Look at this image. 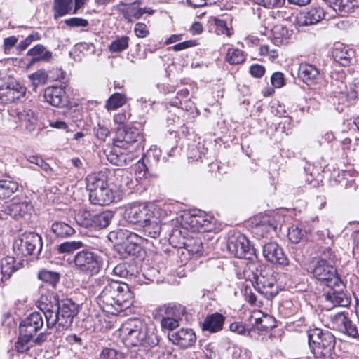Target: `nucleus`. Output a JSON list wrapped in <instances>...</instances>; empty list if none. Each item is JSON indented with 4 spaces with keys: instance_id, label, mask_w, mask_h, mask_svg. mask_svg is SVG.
Wrapping results in <instances>:
<instances>
[{
    "instance_id": "obj_62",
    "label": "nucleus",
    "mask_w": 359,
    "mask_h": 359,
    "mask_svg": "<svg viewBox=\"0 0 359 359\" xmlns=\"http://www.w3.org/2000/svg\"><path fill=\"white\" fill-rule=\"evenodd\" d=\"M113 272L115 275L120 277H126L128 273L124 264H118L115 266L113 269Z\"/></svg>"
},
{
    "instance_id": "obj_21",
    "label": "nucleus",
    "mask_w": 359,
    "mask_h": 359,
    "mask_svg": "<svg viewBox=\"0 0 359 359\" xmlns=\"http://www.w3.org/2000/svg\"><path fill=\"white\" fill-rule=\"evenodd\" d=\"M185 219L192 231H209L212 229L210 219L203 213L188 215Z\"/></svg>"
},
{
    "instance_id": "obj_8",
    "label": "nucleus",
    "mask_w": 359,
    "mask_h": 359,
    "mask_svg": "<svg viewBox=\"0 0 359 359\" xmlns=\"http://www.w3.org/2000/svg\"><path fill=\"white\" fill-rule=\"evenodd\" d=\"M254 278L255 280L252 283L254 287L266 299H272L278 294L276 278L271 270L262 271Z\"/></svg>"
},
{
    "instance_id": "obj_44",
    "label": "nucleus",
    "mask_w": 359,
    "mask_h": 359,
    "mask_svg": "<svg viewBox=\"0 0 359 359\" xmlns=\"http://www.w3.org/2000/svg\"><path fill=\"white\" fill-rule=\"evenodd\" d=\"M129 37L123 36L114 40L109 46V49L112 53L122 52L128 47Z\"/></svg>"
},
{
    "instance_id": "obj_64",
    "label": "nucleus",
    "mask_w": 359,
    "mask_h": 359,
    "mask_svg": "<svg viewBox=\"0 0 359 359\" xmlns=\"http://www.w3.org/2000/svg\"><path fill=\"white\" fill-rule=\"evenodd\" d=\"M18 42V39L15 36H10L6 38L4 41L5 50H9L13 48Z\"/></svg>"
},
{
    "instance_id": "obj_42",
    "label": "nucleus",
    "mask_w": 359,
    "mask_h": 359,
    "mask_svg": "<svg viewBox=\"0 0 359 359\" xmlns=\"http://www.w3.org/2000/svg\"><path fill=\"white\" fill-rule=\"evenodd\" d=\"M83 247V242L80 241H67L61 243L57 250L60 253L70 254Z\"/></svg>"
},
{
    "instance_id": "obj_19",
    "label": "nucleus",
    "mask_w": 359,
    "mask_h": 359,
    "mask_svg": "<svg viewBox=\"0 0 359 359\" xmlns=\"http://www.w3.org/2000/svg\"><path fill=\"white\" fill-rule=\"evenodd\" d=\"M169 339L183 348L193 346L196 341V336L191 329L182 328L177 332L170 333Z\"/></svg>"
},
{
    "instance_id": "obj_5",
    "label": "nucleus",
    "mask_w": 359,
    "mask_h": 359,
    "mask_svg": "<svg viewBox=\"0 0 359 359\" xmlns=\"http://www.w3.org/2000/svg\"><path fill=\"white\" fill-rule=\"evenodd\" d=\"M309 344L314 353L330 357L335 346V337L328 330L315 327L307 331Z\"/></svg>"
},
{
    "instance_id": "obj_40",
    "label": "nucleus",
    "mask_w": 359,
    "mask_h": 359,
    "mask_svg": "<svg viewBox=\"0 0 359 359\" xmlns=\"http://www.w3.org/2000/svg\"><path fill=\"white\" fill-rule=\"evenodd\" d=\"M93 215H92L89 211L86 210H82L75 215V220L79 226L91 229L93 224Z\"/></svg>"
},
{
    "instance_id": "obj_29",
    "label": "nucleus",
    "mask_w": 359,
    "mask_h": 359,
    "mask_svg": "<svg viewBox=\"0 0 359 359\" xmlns=\"http://www.w3.org/2000/svg\"><path fill=\"white\" fill-rule=\"evenodd\" d=\"M114 217V213L111 211H105L97 214H94L93 216V224L91 229H103L109 226L111 219Z\"/></svg>"
},
{
    "instance_id": "obj_50",
    "label": "nucleus",
    "mask_w": 359,
    "mask_h": 359,
    "mask_svg": "<svg viewBox=\"0 0 359 359\" xmlns=\"http://www.w3.org/2000/svg\"><path fill=\"white\" fill-rule=\"evenodd\" d=\"M254 1L266 8H273L282 6L285 0H254Z\"/></svg>"
},
{
    "instance_id": "obj_60",
    "label": "nucleus",
    "mask_w": 359,
    "mask_h": 359,
    "mask_svg": "<svg viewBox=\"0 0 359 359\" xmlns=\"http://www.w3.org/2000/svg\"><path fill=\"white\" fill-rule=\"evenodd\" d=\"M50 126L57 129L67 130V124L61 120H50L49 121Z\"/></svg>"
},
{
    "instance_id": "obj_63",
    "label": "nucleus",
    "mask_w": 359,
    "mask_h": 359,
    "mask_svg": "<svg viewBox=\"0 0 359 359\" xmlns=\"http://www.w3.org/2000/svg\"><path fill=\"white\" fill-rule=\"evenodd\" d=\"M359 7V0H348L347 3H345L343 8V11L345 12H351L355 8Z\"/></svg>"
},
{
    "instance_id": "obj_7",
    "label": "nucleus",
    "mask_w": 359,
    "mask_h": 359,
    "mask_svg": "<svg viewBox=\"0 0 359 359\" xmlns=\"http://www.w3.org/2000/svg\"><path fill=\"white\" fill-rule=\"evenodd\" d=\"M74 263L79 271L90 276L97 274L102 266L100 257L88 250L77 252L74 257Z\"/></svg>"
},
{
    "instance_id": "obj_51",
    "label": "nucleus",
    "mask_w": 359,
    "mask_h": 359,
    "mask_svg": "<svg viewBox=\"0 0 359 359\" xmlns=\"http://www.w3.org/2000/svg\"><path fill=\"white\" fill-rule=\"evenodd\" d=\"M215 25L216 26V32L217 34H226L228 36H231L232 35V32L227 27L226 23L225 21L219 19H215Z\"/></svg>"
},
{
    "instance_id": "obj_9",
    "label": "nucleus",
    "mask_w": 359,
    "mask_h": 359,
    "mask_svg": "<svg viewBox=\"0 0 359 359\" xmlns=\"http://www.w3.org/2000/svg\"><path fill=\"white\" fill-rule=\"evenodd\" d=\"M310 272L315 278L325 286L333 282L337 283L340 278L334 266L324 258H320L314 262Z\"/></svg>"
},
{
    "instance_id": "obj_31",
    "label": "nucleus",
    "mask_w": 359,
    "mask_h": 359,
    "mask_svg": "<svg viewBox=\"0 0 359 359\" xmlns=\"http://www.w3.org/2000/svg\"><path fill=\"white\" fill-rule=\"evenodd\" d=\"M73 6L72 0H54L53 1V11L54 18L64 16L70 13Z\"/></svg>"
},
{
    "instance_id": "obj_33",
    "label": "nucleus",
    "mask_w": 359,
    "mask_h": 359,
    "mask_svg": "<svg viewBox=\"0 0 359 359\" xmlns=\"http://www.w3.org/2000/svg\"><path fill=\"white\" fill-rule=\"evenodd\" d=\"M51 230L57 237L66 238L72 236L75 231L68 224L63 222H55L52 224Z\"/></svg>"
},
{
    "instance_id": "obj_55",
    "label": "nucleus",
    "mask_w": 359,
    "mask_h": 359,
    "mask_svg": "<svg viewBox=\"0 0 359 359\" xmlns=\"http://www.w3.org/2000/svg\"><path fill=\"white\" fill-rule=\"evenodd\" d=\"M271 83L275 88H280L284 84V76L281 72H275L271 78Z\"/></svg>"
},
{
    "instance_id": "obj_14",
    "label": "nucleus",
    "mask_w": 359,
    "mask_h": 359,
    "mask_svg": "<svg viewBox=\"0 0 359 359\" xmlns=\"http://www.w3.org/2000/svg\"><path fill=\"white\" fill-rule=\"evenodd\" d=\"M330 325L337 330L351 337H358V331L355 325L353 324L345 312L340 311L330 316Z\"/></svg>"
},
{
    "instance_id": "obj_20",
    "label": "nucleus",
    "mask_w": 359,
    "mask_h": 359,
    "mask_svg": "<svg viewBox=\"0 0 359 359\" xmlns=\"http://www.w3.org/2000/svg\"><path fill=\"white\" fill-rule=\"evenodd\" d=\"M298 76L307 85L316 84L320 78L318 69L311 64L302 62L299 66Z\"/></svg>"
},
{
    "instance_id": "obj_61",
    "label": "nucleus",
    "mask_w": 359,
    "mask_h": 359,
    "mask_svg": "<svg viewBox=\"0 0 359 359\" xmlns=\"http://www.w3.org/2000/svg\"><path fill=\"white\" fill-rule=\"evenodd\" d=\"M109 133L110 131L107 127L98 125L97 136L99 139L104 140L109 136Z\"/></svg>"
},
{
    "instance_id": "obj_25",
    "label": "nucleus",
    "mask_w": 359,
    "mask_h": 359,
    "mask_svg": "<svg viewBox=\"0 0 359 359\" xmlns=\"http://www.w3.org/2000/svg\"><path fill=\"white\" fill-rule=\"evenodd\" d=\"M16 116L21 125L23 126L26 130L29 132L34 130L38 118L35 112L32 109H19Z\"/></svg>"
},
{
    "instance_id": "obj_49",
    "label": "nucleus",
    "mask_w": 359,
    "mask_h": 359,
    "mask_svg": "<svg viewBox=\"0 0 359 359\" xmlns=\"http://www.w3.org/2000/svg\"><path fill=\"white\" fill-rule=\"evenodd\" d=\"M64 23L69 28L86 27L89 25L86 19L76 17L65 20Z\"/></svg>"
},
{
    "instance_id": "obj_3",
    "label": "nucleus",
    "mask_w": 359,
    "mask_h": 359,
    "mask_svg": "<svg viewBox=\"0 0 359 359\" xmlns=\"http://www.w3.org/2000/svg\"><path fill=\"white\" fill-rule=\"evenodd\" d=\"M156 328L153 323L147 324L137 319H129L125 322L121 329L123 341L127 346L153 347L159 340Z\"/></svg>"
},
{
    "instance_id": "obj_2",
    "label": "nucleus",
    "mask_w": 359,
    "mask_h": 359,
    "mask_svg": "<svg viewBox=\"0 0 359 359\" xmlns=\"http://www.w3.org/2000/svg\"><path fill=\"white\" fill-rule=\"evenodd\" d=\"M133 294L128 284L117 281L108 280L97 302L103 311L116 315L128 308L133 303Z\"/></svg>"
},
{
    "instance_id": "obj_12",
    "label": "nucleus",
    "mask_w": 359,
    "mask_h": 359,
    "mask_svg": "<svg viewBox=\"0 0 359 359\" xmlns=\"http://www.w3.org/2000/svg\"><path fill=\"white\" fill-rule=\"evenodd\" d=\"M153 211L144 203H134L128 206L124 212V218L129 223L140 224L148 222L152 217Z\"/></svg>"
},
{
    "instance_id": "obj_57",
    "label": "nucleus",
    "mask_w": 359,
    "mask_h": 359,
    "mask_svg": "<svg viewBox=\"0 0 359 359\" xmlns=\"http://www.w3.org/2000/svg\"><path fill=\"white\" fill-rule=\"evenodd\" d=\"M250 74L255 78L262 77L265 73V68L262 65H252L250 68Z\"/></svg>"
},
{
    "instance_id": "obj_41",
    "label": "nucleus",
    "mask_w": 359,
    "mask_h": 359,
    "mask_svg": "<svg viewBox=\"0 0 359 359\" xmlns=\"http://www.w3.org/2000/svg\"><path fill=\"white\" fill-rule=\"evenodd\" d=\"M140 246L130 241L123 243L118 246L119 253L124 257L130 255H135L140 251Z\"/></svg>"
},
{
    "instance_id": "obj_58",
    "label": "nucleus",
    "mask_w": 359,
    "mask_h": 359,
    "mask_svg": "<svg viewBox=\"0 0 359 359\" xmlns=\"http://www.w3.org/2000/svg\"><path fill=\"white\" fill-rule=\"evenodd\" d=\"M130 114L126 112L118 113L114 116V121L118 125H123L129 118Z\"/></svg>"
},
{
    "instance_id": "obj_26",
    "label": "nucleus",
    "mask_w": 359,
    "mask_h": 359,
    "mask_svg": "<svg viewBox=\"0 0 359 359\" xmlns=\"http://www.w3.org/2000/svg\"><path fill=\"white\" fill-rule=\"evenodd\" d=\"M116 11L129 22L134 19H139L142 16V11L133 4L120 3L116 6Z\"/></svg>"
},
{
    "instance_id": "obj_6",
    "label": "nucleus",
    "mask_w": 359,
    "mask_h": 359,
    "mask_svg": "<svg viewBox=\"0 0 359 359\" xmlns=\"http://www.w3.org/2000/svg\"><path fill=\"white\" fill-rule=\"evenodd\" d=\"M43 247L41 237L34 232H25L16 238L13 243L14 251L22 256L38 257Z\"/></svg>"
},
{
    "instance_id": "obj_16",
    "label": "nucleus",
    "mask_w": 359,
    "mask_h": 359,
    "mask_svg": "<svg viewBox=\"0 0 359 359\" xmlns=\"http://www.w3.org/2000/svg\"><path fill=\"white\" fill-rule=\"evenodd\" d=\"M264 257L272 264L280 266L289 264L288 258L285 255L282 248L276 242L266 243L262 248Z\"/></svg>"
},
{
    "instance_id": "obj_34",
    "label": "nucleus",
    "mask_w": 359,
    "mask_h": 359,
    "mask_svg": "<svg viewBox=\"0 0 359 359\" xmlns=\"http://www.w3.org/2000/svg\"><path fill=\"white\" fill-rule=\"evenodd\" d=\"M18 267L15 264V261L12 257H6L1 259V270L2 279L8 280L12 273L18 270Z\"/></svg>"
},
{
    "instance_id": "obj_30",
    "label": "nucleus",
    "mask_w": 359,
    "mask_h": 359,
    "mask_svg": "<svg viewBox=\"0 0 359 359\" xmlns=\"http://www.w3.org/2000/svg\"><path fill=\"white\" fill-rule=\"evenodd\" d=\"M141 226L143 227L144 235L151 238H156L161 232V226L154 213L151 219L148 222H144Z\"/></svg>"
},
{
    "instance_id": "obj_56",
    "label": "nucleus",
    "mask_w": 359,
    "mask_h": 359,
    "mask_svg": "<svg viewBox=\"0 0 359 359\" xmlns=\"http://www.w3.org/2000/svg\"><path fill=\"white\" fill-rule=\"evenodd\" d=\"M250 330H253L255 337L256 334H261L263 331H267L268 329L264 327V323L260 320L259 318H256L255 324L250 327Z\"/></svg>"
},
{
    "instance_id": "obj_54",
    "label": "nucleus",
    "mask_w": 359,
    "mask_h": 359,
    "mask_svg": "<svg viewBox=\"0 0 359 359\" xmlns=\"http://www.w3.org/2000/svg\"><path fill=\"white\" fill-rule=\"evenodd\" d=\"M259 53L262 55L267 56L268 58L271 61L276 60L278 56V54L276 50H271L266 45L262 46L259 48Z\"/></svg>"
},
{
    "instance_id": "obj_46",
    "label": "nucleus",
    "mask_w": 359,
    "mask_h": 359,
    "mask_svg": "<svg viewBox=\"0 0 359 359\" xmlns=\"http://www.w3.org/2000/svg\"><path fill=\"white\" fill-rule=\"evenodd\" d=\"M185 248L191 255H201L203 243L199 238L189 240L185 244Z\"/></svg>"
},
{
    "instance_id": "obj_53",
    "label": "nucleus",
    "mask_w": 359,
    "mask_h": 359,
    "mask_svg": "<svg viewBox=\"0 0 359 359\" xmlns=\"http://www.w3.org/2000/svg\"><path fill=\"white\" fill-rule=\"evenodd\" d=\"M135 35L139 38H144L149 34V29L144 23L137 22L134 27Z\"/></svg>"
},
{
    "instance_id": "obj_39",
    "label": "nucleus",
    "mask_w": 359,
    "mask_h": 359,
    "mask_svg": "<svg viewBox=\"0 0 359 359\" xmlns=\"http://www.w3.org/2000/svg\"><path fill=\"white\" fill-rule=\"evenodd\" d=\"M229 330L237 334L255 337L253 330H250V327L246 325L243 322H233L231 323Z\"/></svg>"
},
{
    "instance_id": "obj_18",
    "label": "nucleus",
    "mask_w": 359,
    "mask_h": 359,
    "mask_svg": "<svg viewBox=\"0 0 359 359\" xmlns=\"http://www.w3.org/2000/svg\"><path fill=\"white\" fill-rule=\"evenodd\" d=\"M43 97L48 103L57 107H65L68 103V97L65 89L61 86H48L45 88Z\"/></svg>"
},
{
    "instance_id": "obj_4",
    "label": "nucleus",
    "mask_w": 359,
    "mask_h": 359,
    "mask_svg": "<svg viewBox=\"0 0 359 359\" xmlns=\"http://www.w3.org/2000/svg\"><path fill=\"white\" fill-rule=\"evenodd\" d=\"M86 187L89 199L95 205H106L115 201L116 191L110 188L106 176L102 173H93L86 177Z\"/></svg>"
},
{
    "instance_id": "obj_43",
    "label": "nucleus",
    "mask_w": 359,
    "mask_h": 359,
    "mask_svg": "<svg viewBox=\"0 0 359 359\" xmlns=\"http://www.w3.org/2000/svg\"><path fill=\"white\" fill-rule=\"evenodd\" d=\"M39 279L55 287L60 280V274L55 271L42 270L38 274Z\"/></svg>"
},
{
    "instance_id": "obj_52",
    "label": "nucleus",
    "mask_w": 359,
    "mask_h": 359,
    "mask_svg": "<svg viewBox=\"0 0 359 359\" xmlns=\"http://www.w3.org/2000/svg\"><path fill=\"white\" fill-rule=\"evenodd\" d=\"M39 39L40 36L38 33L31 34L25 39L20 42L17 48L20 51H22L25 50L31 44L32 42L39 40Z\"/></svg>"
},
{
    "instance_id": "obj_23",
    "label": "nucleus",
    "mask_w": 359,
    "mask_h": 359,
    "mask_svg": "<svg viewBox=\"0 0 359 359\" xmlns=\"http://www.w3.org/2000/svg\"><path fill=\"white\" fill-rule=\"evenodd\" d=\"M225 317L219 313L208 315L203 323L202 329L210 333H215L222 330Z\"/></svg>"
},
{
    "instance_id": "obj_27",
    "label": "nucleus",
    "mask_w": 359,
    "mask_h": 359,
    "mask_svg": "<svg viewBox=\"0 0 359 359\" xmlns=\"http://www.w3.org/2000/svg\"><path fill=\"white\" fill-rule=\"evenodd\" d=\"M273 43L277 46L286 44L290 36L287 28L283 25H274L271 29Z\"/></svg>"
},
{
    "instance_id": "obj_17",
    "label": "nucleus",
    "mask_w": 359,
    "mask_h": 359,
    "mask_svg": "<svg viewBox=\"0 0 359 359\" xmlns=\"http://www.w3.org/2000/svg\"><path fill=\"white\" fill-rule=\"evenodd\" d=\"M8 210L11 218L19 220L31 214L33 205L27 198H14L12 203L8 205Z\"/></svg>"
},
{
    "instance_id": "obj_11",
    "label": "nucleus",
    "mask_w": 359,
    "mask_h": 359,
    "mask_svg": "<svg viewBox=\"0 0 359 359\" xmlns=\"http://www.w3.org/2000/svg\"><path fill=\"white\" fill-rule=\"evenodd\" d=\"M160 312L163 316L161 325L163 329L172 330L179 326V320L185 314L186 309L182 305L163 306Z\"/></svg>"
},
{
    "instance_id": "obj_37",
    "label": "nucleus",
    "mask_w": 359,
    "mask_h": 359,
    "mask_svg": "<svg viewBox=\"0 0 359 359\" xmlns=\"http://www.w3.org/2000/svg\"><path fill=\"white\" fill-rule=\"evenodd\" d=\"M32 339L33 337L20 332V336L15 344V348L17 352L23 353L29 351L32 346Z\"/></svg>"
},
{
    "instance_id": "obj_38",
    "label": "nucleus",
    "mask_w": 359,
    "mask_h": 359,
    "mask_svg": "<svg viewBox=\"0 0 359 359\" xmlns=\"http://www.w3.org/2000/svg\"><path fill=\"white\" fill-rule=\"evenodd\" d=\"M306 231L297 225H292L288 228L287 236L289 240L298 243L306 237Z\"/></svg>"
},
{
    "instance_id": "obj_1",
    "label": "nucleus",
    "mask_w": 359,
    "mask_h": 359,
    "mask_svg": "<svg viewBox=\"0 0 359 359\" xmlns=\"http://www.w3.org/2000/svg\"><path fill=\"white\" fill-rule=\"evenodd\" d=\"M41 312H33L20 324V332L34 337L44 325L43 316L46 318L48 329L55 327V335L60 337L63 331L72 324L74 318L79 313V306L70 299L59 300L54 293L46 292L36 302Z\"/></svg>"
},
{
    "instance_id": "obj_47",
    "label": "nucleus",
    "mask_w": 359,
    "mask_h": 359,
    "mask_svg": "<svg viewBox=\"0 0 359 359\" xmlns=\"http://www.w3.org/2000/svg\"><path fill=\"white\" fill-rule=\"evenodd\" d=\"M29 79L34 86H38L46 83L48 74L44 69H39L36 72L29 75Z\"/></svg>"
},
{
    "instance_id": "obj_32",
    "label": "nucleus",
    "mask_w": 359,
    "mask_h": 359,
    "mask_svg": "<svg viewBox=\"0 0 359 359\" xmlns=\"http://www.w3.org/2000/svg\"><path fill=\"white\" fill-rule=\"evenodd\" d=\"M27 55L33 57V61H49L52 58V53L46 50V48L41 44H37L34 48L29 49Z\"/></svg>"
},
{
    "instance_id": "obj_13",
    "label": "nucleus",
    "mask_w": 359,
    "mask_h": 359,
    "mask_svg": "<svg viewBox=\"0 0 359 359\" xmlns=\"http://www.w3.org/2000/svg\"><path fill=\"white\" fill-rule=\"evenodd\" d=\"M26 88L17 81H11L0 86V102L10 104L25 95Z\"/></svg>"
},
{
    "instance_id": "obj_48",
    "label": "nucleus",
    "mask_w": 359,
    "mask_h": 359,
    "mask_svg": "<svg viewBox=\"0 0 359 359\" xmlns=\"http://www.w3.org/2000/svg\"><path fill=\"white\" fill-rule=\"evenodd\" d=\"M123 353L111 348H104L100 354V359H123Z\"/></svg>"
},
{
    "instance_id": "obj_10",
    "label": "nucleus",
    "mask_w": 359,
    "mask_h": 359,
    "mask_svg": "<svg viewBox=\"0 0 359 359\" xmlns=\"http://www.w3.org/2000/svg\"><path fill=\"white\" fill-rule=\"evenodd\" d=\"M323 296L334 306L345 307L348 306L351 302L350 298L344 292V285L340 278L337 283L333 282L327 285L324 289Z\"/></svg>"
},
{
    "instance_id": "obj_15",
    "label": "nucleus",
    "mask_w": 359,
    "mask_h": 359,
    "mask_svg": "<svg viewBox=\"0 0 359 359\" xmlns=\"http://www.w3.org/2000/svg\"><path fill=\"white\" fill-rule=\"evenodd\" d=\"M227 248L229 251L238 258H248V255H252L254 250L250 241L242 234L229 238Z\"/></svg>"
},
{
    "instance_id": "obj_59",
    "label": "nucleus",
    "mask_w": 359,
    "mask_h": 359,
    "mask_svg": "<svg viewBox=\"0 0 359 359\" xmlns=\"http://www.w3.org/2000/svg\"><path fill=\"white\" fill-rule=\"evenodd\" d=\"M66 340L67 342L72 345L76 344L78 346H81L83 345V339L81 337L77 336L75 334H69L66 337Z\"/></svg>"
},
{
    "instance_id": "obj_22",
    "label": "nucleus",
    "mask_w": 359,
    "mask_h": 359,
    "mask_svg": "<svg viewBox=\"0 0 359 359\" xmlns=\"http://www.w3.org/2000/svg\"><path fill=\"white\" fill-rule=\"evenodd\" d=\"M334 60L342 66H348L355 57V51L344 44L337 43L332 50Z\"/></svg>"
},
{
    "instance_id": "obj_36",
    "label": "nucleus",
    "mask_w": 359,
    "mask_h": 359,
    "mask_svg": "<svg viewBox=\"0 0 359 359\" xmlns=\"http://www.w3.org/2000/svg\"><path fill=\"white\" fill-rule=\"evenodd\" d=\"M127 102L126 95L115 93L111 95L107 100L105 104V108L108 110H115L119 107L123 106Z\"/></svg>"
},
{
    "instance_id": "obj_35",
    "label": "nucleus",
    "mask_w": 359,
    "mask_h": 359,
    "mask_svg": "<svg viewBox=\"0 0 359 359\" xmlns=\"http://www.w3.org/2000/svg\"><path fill=\"white\" fill-rule=\"evenodd\" d=\"M230 65H240L245 60L244 52L238 48H229L224 57Z\"/></svg>"
},
{
    "instance_id": "obj_45",
    "label": "nucleus",
    "mask_w": 359,
    "mask_h": 359,
    "mask_svg": "<svg viewBox=\"0 0 359 359\" xmlns=\"http://www.w3.org/2000/svg\"><path fill=\"white\" fill-rule=\"evenodd\" d=\"M142 139L140 132L135 128H129L124 130L122 142L127 144H133L140 141Z\"/></svg>"
},
{
    "instance_id": "obj_28",
    "label": "nucleus",
    "mask_w": 359,
    "mask_h": 359,
    "mask_svg": "<svg viewBox=\"0 0 359 359\" xmlns=\"http://www.w3.org/2000/svg\"><path fill=\"white\" fill-rule=\"evenodd\" d=\"M18 182L13 180L6 179L0 180V198H9L18 190Z\"/></svg>"
},
{
    "instance_id": "obj_24",
    "label": "nucleus",
    "mask_w": 359,
    "mask_h": 359,
    "mask_svg": "<svg viewBox=\"0 0 359 359\" xmlns=\"http://www.w3.org/2000/svg\"><path fill=\"white\" fill-rule=\"evenodd\" d=\"M325 16V13L320 7L311 8L307 12L301 13L298 18L300 25L308 26L316 24Z\"/></svg>"
}]
</instances>
